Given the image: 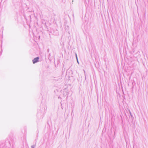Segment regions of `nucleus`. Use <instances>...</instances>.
<instances>
[{"mask_svg": "<svg viewBox=\"0 0 148 148\" xmlns=\"http://www.w3.org/2000/svg\"><path fill=\"white\" fill-rule=\"evenodd\" d=\"M39 58L38 57L35 58L33 60V62L34 64H35L38 61Z\"/></svg>", "mask_w": 148, "mask_h": 148, "instance_id": "1", "label": "nucleus"}]
</instances>
